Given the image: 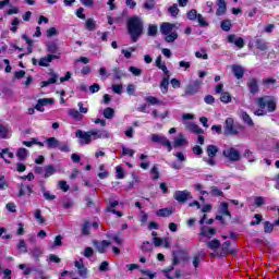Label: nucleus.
<instances>
[{
	"label": "nucleus",
	"instance_id": "obj_20",
	"mask_svg": "<svg viewBox=\"0 0 279 279\" xmlns=\"http://www.w3.org/2000/svg\"><path fill=\"white\" fill-rule=\"evenodd\" d=\"M206 245L209 250H213V252H217V250H219V247H221V241H219L218 239H214V240L207 242Z\"/></svg>",
	"mask_w": 279,
	"mask_h": 279
},
{
	"label": "nucleus",
	"instance_id": "obj_15",
	"mask_svg": "<svg viewBox=\"0 0 279 279\" xmlns=\"http://www.w3.org/2000/svg\"><path fill=\"white\" fill-rule=\"evenodd\" d=\"M174 27L175 24L165 22L160 25V33L163 34V36H167L173 32Z\"/></svg>",
	"mask_w": 279,
	"mask_h": 279
},
{
	"label": "nucleus",
	"instance_id": "obj_29",
	"mask_svg": "<svg viewBox=\"0 0 279 279\" xmlns=\"http://www.w3.org/2000/svg\"><path fill=\"white\" fill-rule=\"evenodd\" d=\"M184 143H186V140H184V135L180 133L179 136L173 142V147H182Z\"/></svg>",
	"mask_w": 279,
	"mask_h": 279
},
{
	"label": "nucleus",
	"instance_id": "obj_5",
	"mask_svg": "<svg viewBox=\"0 0 279 279\" xmlns=\"http://www.w3.org/2000/svg\"><path fill=\"white\" fill-rule=\"evenodd\" d=\"M173 197L179 204H186V201L193 199V195H191V192H189L187 190L175 191Z\"/></svg>",
	"mask_w": 279,
	"mask_h": 279
},
{
	"label": "nucleus",
	"instance_id": "obj_28",
	"mask_svg": "<svg viewBox=\"0 0 279 279\" xmlns=\"http://www.w3.org/2000/svg\"><path fill=\"white\" fill-rule=\"evenodd\" d=\"M173 215V210L168 208H161L157 211V217H171Z\"/></svg>",
	"mask_w": 279,
	"mask_h": 279
},
{
	"label": "nucleus",
	"instance_id": "obj_61",
	"mask_svg": "<svg viewBox=\"0 0 279 279\" xmlns=\"http://www.w3.org/2000/svg\"><path fill=\"white\" fill-rule=\"evenodd\" d=\"M59 186L64 193L69 191V184H66V181L64 180L59 181Z\"/></svg>",
	"mask_w": 279,
	"mask_h": 279
},
{
	"label": "nucleus",
	"instance_id": "obj_53",
	"mask_svg": "<svg viewBox=\"0 0 279 279\" xmlns=\"http://www.w3.org/2000/svg\"><path fill=\"white\" fill-rule=\"evenodd\" d=\"M78 276H81V278H88V268H86V266L78 268Z\"/></svg>",
	"mask_w": 279,
	"mask_h": 279
},
{
	"label": "nucleus",
	"instance_id": "obj_47",
	"mask_svg": "<svg viewBox=\"0 0 279 279\" xmlns=\"http://www.w3.org/2000/svg\"><path fill=\"white\" fill-rule=\"evenodd\" d=\"M165 40L166 43H175V40H178V33L172 32L171 34L166 36Z\"/></svg>",
	"mask_w": 279,
	"mask_h": 279
},
{
	"label": "nucleus",
	"instance_id": "obj_49",
	"mask_svg": "<svg viewBox=\"0 0 279 279\" xmlns=\"http://www.w3.org/2000/svg\"><path fill=\"white\" fill-rule=\"evenodd\" d=\"M49 62H51V59H50V57H49V54H48V56H46V57H43V58L39 60L38 64H39V66H49Z\"/></svg>",
	"mask_w": 279,
	"mask_h": 279
},
{
	"label": "nucleus",
	"instance_id": "obj_48",
	"mask_svg": "<svg viewBox=\"0 0 279 279\" xmlns=\"http://www.w3.org/2000/svg\"><path fill=\"white\" fill-rule=\"evenodd\" d=\"M199 14H197V10H195V9H192V10H190L189 12H187V19L190 20V21H197V16H198Z\"/></svg>",
	"mask_w": 279,
	"mask_h": 279
},
{
	"label": "nucleus",
	"instance_id": "obj_26",
	"mask_svg": "<svg viewBox=\"0 0 279 279\" xmlns=\"http://www.w3.org/2000/svg\"><path fill=\"white\" fill-rule=\"evenodd\" d=\"M85 27L88 29V32H95V28L97 27V23L93 19H87L85 22Z\"/></svg>",
	"mask_w": 279,
	"mask_h": 279
},
{
	"label": "nucleus",
	"instance_id": "obj_3",
	"mask_svg": "<svg viewBox=\"0 0 279 279\" xmlns=\"http://www.w3.org/2000/svg\"><path fill=\"white\" fill-rule=\"evenodd\" d=\"M258 106L263 110V108H267L268 112H274L276 110V100L269 96H265L258 99Z\"/></svg>",
	"mask_w": 279,
	"mask_h": 279
},
{
	"label": "nucleus",
	"instance_id": "obj_62",
	"mask_svg": "<svg viewBox=\"0 0 279 279\" xmlns=\"http://www.w3.org/2000/svg\"><path fill=\"white\" fill-rule=\"evenodd\" d=\"M128 95L132 96L134 93H136V86L134 84H129L126 87Z\"/></svg>",
	"mask_w": 279,
	"mask_h": 279
},
{
	"label": "nucleus",
	"instance_id": "obj_1",
	"mask_svg": "<svg viewBox=\"0 0 279 279\" xmlns=\"http://www.w3.org/2000/svg\"><path fill=\"white\" fill-rule=\"evenodd\" d=\"M126 25L132 43H138V38L143 36V27H145L143 20L134 15L128 20Z\"/></svg>",
	"mask_w": 279,
	"mask_h": 279
},
{
	"label": "nucleus",
	"instance_id": "obj_57",
	"mask_svg": "<svg viewBox=\"0 0 279 279\" xmlns=\"http://www.w3.org/2000/svg\"><path fill=\"white\" fill-rule=\"evenodd\" d=\"M0 138H8V128L0 124Z\"/></svg>",
	"mask_w": 279,
	"mask_h": 279
},
{
	"label": "nucleus",
	"instance_id": "obj_23",
	"mask_svg": "<svg viewBox=\"0 0 279 279\" xmlns=\"http://www.w3.org/2000/svg\"><path fill=\"white\" fill-rule=\"evenodd\" d=\"M69 114L72 117V119H75V121H82V119H84V114L75 109H70Z\"/></svg>",
	"mask_w": 279,
	"mask_h": 279
},
{
	"label": "nucleus",
	"instance_id": "obj_64",
	"mask_svg": "<svg viewBox=\"0 0 279 279\" xmlns=\"http://www.w3.org/2000/svg\"><path fill=\"white\" fill-rule=\"evenodd\" d=\"M48 38H51V36H58V29L56 27H51L47 31Z\"/></svg>",
	"mask_w": 279,
	"mask_h": 279
},
{
	"label": "nucleus",
	"instance_id": "obj_56",
	"mask_svg": "<svg viewBox=\"0 0 279 279\" xmlns=\"http://www.w3.org/2000/svg\"><path fill=\"white\" fill-rule=\"evenodd\" d=\"M235 47H239V49H243L245 47V40H243L242 37H238L234 41Z\"/></svg>",
	"mask_w": 279,
	"mask_h": 279
},
{
	"label": "nucleus",
	"instance_id": "obj_35",
	"mask_svg": "<svg viewBox=\"0 0 279 279\" xmlns=\"http://www.w3.org/2000/svg\"><path fill=\"white\" fill-rule=\"evenodd\" d=\"M102 114H104L105 119H114V109L107 107L104 110Z\"/></svg>",
	"mask_w": 279,
	"mask_h": 279
},
{
	"label": "nucleus",
	"instance_id": "obj_32",
	"mask_svg": "<svg viewBox=\"0 0 279 279\" xmlns=\"http://www.w3.org/2000/svg\"><path fill=\"white\" fill-rule=\"evenodd\" d=\"M189 129L194 134H204V130L202 128H199V125H197L195 123H190Z\"/></svg>",
	"mask_w": 279,
	"mask_h": 279
},
{
	"label": "nucleus",
	"instance_id": "obj_63",
	"mask_svg": "<svg viewBox=\"0 0 279 279\" xmlns=\"http://www.w3.org/2000/svg\"><path fill=\"white\" fill-rule=\"evenodd\" d=\"M109 267H110V264L105 260V262H102V263L100 264V266H99V271H108Z\"/></svg>",
	"mask_w": 279,
	"mask_h": 279
},
{
	"label": "nucleus",
	"instance_id": "obj_41",
	"mask_svg": "<svg viewBox=\"0 0 279 279\" xmlns=\"http://www.w3.org/2000/svg\"><path fill=\"white\" fill-rule=\"evenodd\" d=\"M17 250L22 254H27V244L25 243V240H20L17 244Z\"/></svg>",
	"mask_w": 279,
	"mask_h": 279
},
{
	"label": "nucleus",
	"instance_id": "obj_2",
	"mask_svg": "<svg viewBox=\"0 0 279 279\" xmlns=\"http://www.w3.org/2000/svg\"><path fill=\"white\" fill-rule=\"evenodd\" d=\"M173 265H180V260L186 263L189 260V251L186 248H179L172 252Z\"/></svg>",
	"mask_w": 279,
	"mask_h": 279
},
{
	"label": "nucleus",
	"instance_id": "obj_55",
	"mask_svg": "<svg viewBox=\"0 0 279 279\" xmlns=\"http://www.w3.org/2000/svg\"><path fill=\"white\" fill-rule=\"evenodd\" d=\"M196 20L198 21V24L201 25V27H208V22H206V20L202 14H198Z\"/></svg>",
	"mask_w": 279,
	"mask_h": 279
},
{
	"label": "nucleus",
	"instance_id": "obj_37",
	"mask_svg": "<svg viewBox=\"0 0 279 279\" xmlns=\"http://www.w3.org/2000/svg\"><path fill=\"white\" fill-rule=\"evenodd\" d=\"M220 215H225L226 217H232V215L230 214V210H228V203H221Z\"/></svg>",
	"mask_w": 279,
	"mask_h": 279
},
{
	"label": "nucleus",
	"instance_id": "obj_9",
	"mask_svg": "<svg viewBox=\"0 0 279 279\" xmlns=\"http://www.w3.org/2000/svg\"><path fill=\"white\" fill-rule=\"evenodd\" d=\"M246 86L251 93V95H257V93H259L260 88L258 86V80L252 77L248 78Z\"/></svg>",
	"mask_w": 279,
	"mask_h": 279
},
{
	"label": "nucleus",
	"instance_id": "obj_13",
	"mask_svg": "<svg viewBox=\"0 0 279 279\" xmlns=\"http://www.w3.org/2000/svg\"><path fill=\"white\" fill-rule=\"evenodd\" d=\"M217 11H216V16H223L228 10V5L226 4V0H218L217 1Z\"/></svg>",
	"mask_w": 279,
	"mask_h": 279
},
{
	"label": "nucleus",
	"instance_id": "obj_50",
	"mask_svg": "<svg viewBox=\"0 0 279 279\" xmlns=\"http://www.w3.org/2000/svg\"><path fill=\"white\" fill-rule=\"evenodd\" d=\"M82 234H84L85 236H88V234H90V222H85L82 226Z\"/></svg>",
	"mask_w": 279,
	"mask_h": 279
},
{
	"label": "nucleus",
	"instance_id": "obj_59",
	"mask_svg": "<svg viewBox=\"0 0 279 279\" xmlns=\"http://www.w3.org/2000/svg\"><path fill=\"white\" fill-rule=\"evenodd\" d=\"M94 254H95V252L93 251V247H90V246L85 247L84 256H85L86 258L93 257Z\"/></svg>",
	"mask_w": 279,
	"mask_h": 279
},
{
	"label": "nucleus",
	"instance_id": "obj_7",
	"mask_svg": "<svg viewBox=\"0 0 279 279\" xmlns=\"http://www.w3.org/2000/svg\"><path fill=\"white\" fill-rule=\"evenodd\" d=\"M225 133L228 136H236V134H239V131L234 129V120L232 118H228L226 120Z\"/></svg>",
	"mask_w": 279,
	"mask_h": 279
},
{
	"label": "nucleus",
	"instance_id": "obj_54",
	"mask_svg": "<svg viewBox=\"0 0 279 279\" xmlns=\"http://www.w3.org/2000/svg\"><path fill=\"white\" fill-rule=\"evenodd\" d=\"M39 101L41 102L43 106H53V104H56V100L53 98H41L39 99Z\"/></svg>",
	"mask_w": 279,
	"mask_h": 279
},
{
	"label": "nucleus",
	"instance_id": "obj_30",
	"mask_svg": "<svg viewBox=\"0 0 279 279\" xmlns=\"http://www.w3.org/2000/svg\"><path fill=\"white\" fill-rule=\"evenodd\" d=\"M220 27L223 32H230L232 29V22L230 20H223Z\"/></svg>",
	"mask_w": 279,
	"mask_h": 279
},
{
	"label": "nucleus",
	"instance_id": "obj_6",
	"mask_svg": "<svg viewBox=\"0 0 279 279\" xmlns=\"http://www.w3.org/2000/svg\"><path fill=\"white\" fill-rule=\"evenodd\" d=\"M222 155L225 156V158H229L231 162H239V160H241V153H239V150L233 147L225 149L222 151Z\"/></svg>",
	"mask_w": 279,
	"mask_h": 279
},
{
	"label": "nucleus",
	"instance_id": "obj_42",
	"mask_svg": "<svg viewBox=\"0 0 279 279\" xmlns=\"http://www.w3.org/2000/svg\"><path fill=\"white\" fill-rule=\"evenodd\" d=\"M168 12L171 14V16L175 17L178 14H180V9H178V4L174 3L168 9Z\"/></svg>",
	"mask_w": 279,
	"mask_h": 279
},
{
	"label": "nucleus",
	"instance_id": "obj_36",
	"mask_svg": "<svg viewBox=\"0 0 279 279\" xmlns=\"http://www.w3.org/2000/svg\"><path fill=\"white\" fill-rule=\"evenodd\" d=\"M114 77L119 81L123 80L125 77V73L120 68H113Z\"/></svg>",
	"mask_w": 279,
	"mask_h": 279
},
{
	"label": "nucleus",
	"instance_id": "obj_40",
	"mask_svg": "<svg viewBox=\"0 0 279 279\" xmlns=\"http://www.w3.org/2000/svg\"><path fill=\"white\" fill-rule=\"evenodd\" d=\"M116 173L117 180H123L125 178V171L121 166L116 167Z\"/></svg>",
	"mask_w": 279,
	"mask_h": 279
},
{
	"label": "nucleus",
	"instance_id": "obj_52",
	"mask_svg": "<svg viewBox=\"0 0 279 279\" xmlns=\"http://www.w3.org/2000/svg\"><path fill=\"white\" fill-rule=\"evenodd\" d=\"M254 219H256V222H255L254 220H252V221L250 222V226H258V225H260V221H263V215H260V214H255V215H254Z\"/></svg>",
	"mask_w": 279,
	"mask_h": 279
},
{
	"label": "nucleus",
	"instance_id": "obj_60",
	"mask_svg": "<svg viewBox=\"0 0 279 279\" xmlns=\"http://www.w3.org/2000/svg\"><path fill=\"white\" fill-rule=\"evenodd\" d=\"M100 89H101V86H99V84L97 83H94L92 86H89V92L92 94L99 93Z\"/></svg>",
	"mask_w": 279,
	"mask_h": 279
},
{
	"label": "nucleus",
	"instance_id": "obj_14",
	"mask_svg": "<svg viewBox=\"0 0 279 279\" xmlns=\"http://www.w3.org/2000/svg\"><path fill=\"white\" fill-rule=\"evenodd\" d=\"M92 137L94 138V141H97V138H110V133H108V131L105 130H100V131H95L92 130Z\"/></svg>",
	"mask_w": 279,
	"mask_h": 279
},
{
	"label": "nucleus",
	"instance_id": "obj_44",
	"mask_svg": "<svg viewBox=\"0 0 279 279\" xmlns=\"http://www.w3.org/2000/svg\"><path fill=\"white\" fill-rule=\"evenodd\" d=\"M274 223L269 222V221H265L264 222V232H266V234H271V232H274Z\"/></svg>",
	"mask_w": 279,
	"mask_h": 279
},
{
	"label": "nucleus",
	"instance_id": "obj_25",
	"mask_svg": "<svg viewBox=\"0 0 279 279\" xmlns=\"http://www.w3.org/2000/svg\"><path fill=\"white\" fill-rule=\"evenodd\" d=\"M217 151H219V148L215 145H208L207 146V156L209 158H215L217 156Z\"/></svg>",
	"mask_w": 279,
	"mask_h": 279
},
{
	"label": "nucleus",
	"instance_id": "obj_17",
	"mask_svg": "<svg viewBox=\"0 0 279 279\" xmlns=\"http://www.w3.org/2000/svg\"><path fill=\"white\" fill-rule=\"evenodd\" d=\"M230 241H226L225 243L220 244L221 247V256L222 258H226V256H228V254H234L233 252H230Z\"/></svg>",
	"mask_w": 279,
	"mask_h": 279
},
{
	"label": "nucleus",
	"instance_id": "obj_38",
	"mask_svg": "<svg viewBox=\"0 0 279 279\" xmlns=\"http://www.w3.org/2000/svg\"><path fill=\"white\" fill-rule=\"evenodd\" d=\"M47 51L49 53H58V44H56L54 41H50L47 45Z\"/></svg>",
	"mask_w": 279,
	"mask_h": 279
},
{
	"label": "nucleus",
	"instance_id": "obj_43",
	"mask_svg": "<svg viewBox=\"0 0 279 279\" xmlns=\"http://www.w3.org/2000/svg\"><path fill=\"white\" fill-rule=\"evenodd\" d=\"M210 195H213V197H223V192L217 186H211Z\"/></svg>",
	"mask_w": 279,
	"mask_h": 279
},
{
	"label": "nucleus",
	"instance_id": "obj_45",
	"mask_svg": "<svg viewBox=\"0 0 279 279\" xmlns=\"http://www.w3.org/2000/svg\"><path fill=\"white\" fill-rule=\"evenodd\" d=\"M156 34H158V26L154 25V24H150L148 26L147 35L154 37V36H156Z\"/></svg>",
	"mask_w": 279,
	"mask_h": 279
},
{
	"label": "nucleus",
	"instance_id": "obj_58",
	"mask_svg": "<svg viewBox=\"0 0 279 279\" xmlns=\"http://www.w3.org/2000/svg\"><path fill=\"white\" fill-rule=\"evenodd\" d=\"M112 92L116 93V95H121L123 93V85H112Z\"/></svg>",
	"mask_w": 279,
	"mask_h": 279
},
{
	"label": "nucleus",
	"instance_id": "obj_46",
	"mask_svg": "<svg viewBox=\"0 0 279 279\" xmlns=\"http://www.w3.org/2000/svg\"><path fill=\"white\" fill-rule=\"evenodd\" d=\"M129 71H130V73L135 75V77H141V75H143V70H141V69L136 68V66H130Z\"/></svg>",
	"mask_w": 279,
	"mask_h": 279
},
{
	"label": "nucleus",
	"instance_id": "obj_27",
	"mask_svg": "<svg viewBox=\"0 0 279 279\" xmlns=\"http://www.w3.org/2000/svg\"><path fill=\"white\" fill-rule=\"evenodd\" d=\"M27 154H29V151L26 148H19L16 151V157L19 160H25L27 158Z\"/></svg>",
	"mask_w": 279,
	"mask_h": 279
},
{
	"label": "nucleus",
	"instance_id": "obj_16",
	"mask_svg": "<svg viewBox=\"0 0 279 279\" xmlns=\"http://www.w3.org/2000/svg\"><path fill=\"white\" fill-rule=\"evenodd\" d=\"M232 73L236 80H242L243 75H245L243 66L236 64L232 65Z\"/></svg>",
	"mask_w": 279,
	"mask_h": 279
},
{
	"label": "nucleus",
	"instance_id": "obj_24",
	"mask_svg": "<svg viewBox=\"0 0 279 279\" xmlns=\"http://www.w3.org/2000/svg\"><path fill=\"white\" fill-rule=\"evenodd\" d=\"M44 171V178H51V175L56 173V168L53 167V165H48L45 167Z\"/></svg>",
	"mask_w": 279,
	"mask_h": 279
},
{
	"label": "nucleus",
	"instance_id": "obj_21",
	"mask_svg": "<svg viewBox=\"0 0 279 279\" xmlns=\"http://www.w3.org/2000/svg\"><path fill=\"white\" fill-rule=\"evenodd\" d=\"M169 75H167V76H163V78H162V81H161V83H160V88H161V93L163 94V95H167V93H169Z\"/></svg>",
	"mask_w": 279,
	"mask_h": 279
},
{
	"label": "nucleus",
	"instance_id": "obj_11",
	"mask_svg": "<svg viewBox=\"0 0 279 279\" xmlns=\"http://www.w3.org/2000/svg\"><path fill=\"white\" fill-rule=\"evenodd\" d=\"M254 43L256 49H258L259 51H267L269 49V44H267V41L259 36H255Z\"/></svg>",
	"mask_w": 279,
	"mask_h": 279
},
{
	"label": "nucleus",
	"instance_id": "obj_31",
	"mask_svg": "<svg viewBox=\"0 0 279 279\" xmlns=\"http://www.w3.org/2000/svg\"><path fill=\"white\" fill-rule=\"evenodd\" d=\"M241 119L246 123V125H254V121L247 112L242 111Z\"/></svg>",
	"mask_w": 279,
	"mask_h": 279
},
{
	"label": "nucleus",
	"instance_id": "obj_4",
	"mask_svg": "<svg viewBox=\"0 0 279 279\" xmlns=\"http://www.w3.org/2000/svg\"><path fill=\"white\" fill-rule=\"evenodd\" d=\"M76 138H80L81 145H90V141H93L92 132H85L83 130H77L75 132Z\"/></svg>",
	"mask_w": 279,
	"mask_h": 279
},
{
	"label": "nucleus",
	"instance_id": "obj_8",
	"mask_svg": "<svg viewBox=\"0 0 279 279\" xmlns=\"http://www.w3.org/2000/svg\"><path fill=\"white\" fill-rule=\"evenodd\" d=\"M199 93V81H193L185 87V95L193 96Z\"/></svg>",
	"mask_w": 279,
	"mask_h": 279
},
{
	"label": "nucleus",
	"instance_id": "obj_18",
	"mask_svg": "<svg viewBox=\"0 0 279 279\" xmlns=\"http://www.w3.org/2000/svg\"><path fill=\"white\" fill-rule=\"evenodd\" d=\"M58 77H60V75H58L57 73L51 72V77L48 81H44L40 83L41 88H45L51 84H56V82H58Z\"/></svg>",
	"mask_w": 279,
	"mask_h": 279
},
{
	"label": "nucleus",
	"instance_id": "obj_34",
	"mask_svg": "<svg viewBox=\"0 0 279 279\" xmlns=\"http://www.w3.org/2000/svg\"><path fill=\"white\" fill-rule=\"evenodd\" d=\"M220 101H222V104H230V101H232V96H230V93L228 92H222L220 96Z\"/></svg>",
	"mask_w": 279,
	"mask_h": 279
},
{
	"label": "nucleus",
	"instance_id": "obj_10",
	"mask_svg": "<svg viewBox=\"0 0 279 279\" xmlns=\"http://www.w3.org/2000/svg\"><path fill=\"white\" fill-rule=\"evenodd\" d=\"M201 236H206L207 239H213L215 234H217V229L216 228H210L208 226H203L201 228Z\"/></svg>",
	"mask_w": 279,
	"mask_h": 279
},
{
	"label": "nucleus",
	"instance_id": "obj_39",
	"mask_svg": "<svg viewBox=\"0 0 279 279\" xmlns=\"http://www.w3.org/2000/svg\"><path fill=\"white\" fill-rule=\"evenodd\" d=\"M142 252H151L154 250V245L149 241H144L141 245Z\"/></svg>",
	"mask_w": 279,
	"mask_h": 279
},
{
	"label": "nucleus",
	"instance_id": "obj_19",
	"mask_svg": "<svg viewBox=\"0 0 279 279\" xmlns=\"http://www.w3.org/2000/svg\"><path fill=\"white\" fill-rule=\"evenodd\" d=\"M46 145L48 149H56L57 147H59L60 141H58V138L56 137H48L46 140Z\"/></svg>",
	"mask_w": 279,
	"mask_h": 279
},
{
	"label": "nucleus",
	"instance_id": "obj_22",
	"mask_svg": "<svg viewBox=\"0 0 279 279\" xmlns=\"http://www.w3.org/2000/svg\"><path fill=\"white\" fill-rule=\"evenodd\" d=\"M151 142L153 143H160L161 145H165L167 142V137L162 134H151Z\"/></svg>",
	"mask_w": 279,
	"mask_h": 279
},
{
	"label": "nucleus",
	"instance_id": "obj_33",
	"mask_svg": "<svg viewBox=\"0 0 279 279\" xmlns=\"http://www.w3.org/2000/svg\"><path fill=\"white\" fill-rule=\"evenodd\" d=\"M58 148L64 154H69V151H71V147H69V142H59Z\"/></svg>",
	"mask_w": 279,
	"mask_h": 279
},
{
	"label": "nucleus",
	"instance_id": "obj_51",
	"mask_svg": "<svg viewBox=\"0 0 279 279\" xmlns=\"http://www.w3.org/2000/svg\"><path fill=\"white\" fill-rule=\"evenodd\" d=\"M145 101H147V104H150L151 106H156V105L160 104V100H158V98H156L154 96H147L145 98Z\"/></svg>",
	"mask_w": 279,
	"mask_h": 279
},
{
	"label": "nucleus",
	"instance_id": "obj_12",
	"mask_svg": "<svg viewBox=\"0 0 279 279\" xmlns=\"http://www.w3.org/2000/svg\"><path fill=\"white\" fill-rule=\"evenodd\" d=\"M94 245L99 254H106V247H109L110 242H108L107 240H104L102 242L95 240Z\"/></svg>",
	"mask_w": 279,
	"mask_h": 279
}]
</instances>
